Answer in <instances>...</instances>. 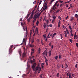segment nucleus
Here are the masks:
<instances>
[{"label": "nucleus", "instance_id": "1", "mask_svg": "<svg viewBox=\"0 0 78 78\" xmlns=\"http://www.w3.org/2000/svg\"><path fill=\"white\" fill-rule=\"evenodd\" d=\"M59 0L58 1H57L55 3V4L53 6L52 8H51V11H54L56 9V5H57V4L59 2Z\"/></svg>", "mask_w": 78, "mask_h": 78}, {"label": "nucleus", "instance_id": "48", "mask_svg": "<svg viewBox=\"0 0 78 78\" xmlns=\"http://www.w3.org/2000/svg\"><path fill=\"white\" fill-rule=\"evenodd\" d=\"M34 42V40H33V39L32 40L31 44H33Z\"/></svg>", "mask_w": 78, "mask_h": 78}, {"label": "nucleus", "instance_id": "10", "mask_svg": "<svg viewBox=\"0 0 78 78\" xmlns=\"http://www.w3.org/2000/svg\"><path fill=\"white\" fill-rule=\"evenodd\" d=\"M28 70V73H27V74H29V73L31 71V69H30V68H29Z\"/></svg>", "mask_w": 78, "mask_h": 78}, {"label": "nucleus", "instance_id": "36", "mask_svg": "<svg viewBox=\"0 0 78 78\" xmlns=\"http://www.w3.org/2000/svg\"><path fill=\"white\" fill-rule=\"evenodd\" d=\"M59 73H57V74L56 76H57V77H59Z\"/></svg>", "mask_w": 78, "mask_h": 78}, {"label": "nucleus", "instance_id": "56", "mask_svg": "<svg viewBox=\"0 0 78 78\" xmlns=\"http://www.w3.org/2000/svg\"><path fill=\"white\" fill-rule=\"evenodd\" d=\"M36 2V0H35L34 2H33L34 4Z\"/></svg>", "mask_w": 78, "mask_h": 78}, {"label": "nucleus", "instance_id": "34", "mask_svg": "<svg viewBox=\"0 0 78 78\" xmlns=\"http://www.w3.org/2000/svg\"><path fill=\"white\" fill-rule=\"evenodd\" d=\"M43 75V74H41L40 75V78H42V75Z\"/></svg>", "mask_w": 78, "mask_h": 78}, {"label": "nucleus", "instance_id": "45", "mask_svg": "<svg viewBox=\"0 0 78 78\" xmlns=\"http://www.w3.org/2000/svg\"><path fill=\"white\" fill-rule=\"evenodd\" d=\"M58 19H60V20H61V17H60V16H58Z\"/></svg>", "mask_w": 78, "mask_h": 78}, {"label": "nucleus", "instance_id": "63", "mask_svg": "<svg viewBox=\"0 0 78 78\" xmlns=\"http://www.w3.org/2000/svg\"><path fill=\"white\" fill-rule=\"evenodd\" d=\"M34 10H33V11H32L31 13H34Z\"/></svg>", "mask_w": 78, "mask_h": 78}, {"label": "nucleus", "instance_id": "4", "mask_svg": "<svg viewBox=\"0 0 78 78\" xmlns=\"http://www.w3.org/2000/svg\"><path fill=\"white\" fill-rule=\"evenodd\" d=\"M39 15H38L37 14H36L34 16V18H39Z\"/></svg>", "mask_w": 78, "mask_h": 78}, {"label": "nucleus", "instance_id": "38", "mask_svg": "<svg viewBox=\"0 0 78 78\" xmlns=\"http://www.w3.org/2000/svg\"><path fill=\"white\" fill-rule=\"evenodd\" d=\"M63 5H64V4H62L60 5V7L61 8L62 6Z\"/></svg>", "mask_w": 78, "mask_h": 78}, {"label": "nucleus", "instance_id": "35", "mask_svg": "<svg viewBox=\"0 0 78 78\" xmlns=\"http://www.w3.org/2000/svg\"><path fill=\"white\" fill-rule=\"evenodd\" d=\"M58 56L57 55H56L55 57V59H58Z\"/></svg>", "mask_w": 78, "mask_h": 78}, {"label": "nucleus", "instance_id": "8", "mask_svg": "<svg viewBox=\"0 0 78 78\" xmlns=\"http://www.w3.org/2000/svg\"><path fill=\"white\" fill-rule=\"evenodd\" d=\"M36 66V63H34L33 64V65H32V68L33 69L35 68V67Z\"/></svg>", "mask_w": 78, "mask_h": 78}, {"label": "nucleus", "instance_id": "14", "mask_svg": "<svg viewBox=\"0 0 78 78\" xmlns=\"http://www.w3.org/2000/svg\"><path fill=\"white\" fill-rule=\"evenodd\" d=\"M56 34V33H55L52 35V38H53L54 37V36H55Z\"/></svg>", "mask_w": 78, "mask_h": 78}, {"label": "nucleus", "instance_id": "22", "mask_svg": "<svg viewBox=\"0 0 78 78\" xmlns=\"http://www.w3.org/2000/svg\"><path fill=\"white\" fill-rule=\"evenodd\" d=\"M75 17L76 18H78V14H76L75 15Z\"/></svg>", "mask_w": 78, "mask_h": 78}, {"label": "nucleus", "instance_id": "37", "mask_svg": "<svg viewBox=\"0 0 78 78\" xmlns=\"http://www.w3.org/2000/svg\"><path fill=\"white\" fill-rule=\"evenodd\" d=\"M50 33H49L48 35V36H47V38H49V37L50 38V36H49V35Z\"/></svg>", "mask_w": 78, "mask_h": 78}, {"label": "nucleus", "instance_id": "25", "mask_svg": "<svg viewBox=\"0 0 78 78\" xmlns=\"http://www.w3.org/2000/svg\"><path fill=\"white\" fill-rule=\"evenodd\" d=\"M69 78H72V74H69Z\"/></svg>", "mask_w": 78, "mask_h": 78}, {"label": "nucleus", "instance_id": "40", "mask_svg": "<svg viewBox=\"0 0 78 78\" xmlns=\"http://www.w3.org/2000/svg\"><path fill=\"white\" fill-rule=\"evenodd\" d=\"M69 29H70V30H72V27H71V26H69Z\"/></svg>", "mask_w": 78, "mask_h": 78}, {"label": "nucleus", "instance_id": "17", "mask_svg": "<svg viewBox=\"0 0 78 78\" xmlns=\"http://www.w3.org/2000/svg\"><path fill=\"white\" fill-rule=\"evenodd\" d=\"M39 21H37L36 23L37 26H38V25H39Z\"/></svg>", "mask_w": 78, "mask_h": 78}, {"label": "nucleus", "instance_id": "9", "mask_svg": "<svg viewBox=\"0 0 78 78\" xmlns=\"http://www.w3.org/2000/svg\"><path fill=\"white\" fill-rule=\"evenodd\" d=\"M52 18H53V19H55L56 18V15H53L52 16Z\"/></svg>", "mask_w": 78, "mask_h": 78}, {"label": "nucleus", "instance_id": "61", "mask_svg": "<svg viewBox=\"0 0 78 78\" xmlns=\"http://www.w3.org/2000/svg\"><path fill=\"white\" fill-rule=\"evenodd\" d=\"M51 43H50L49 44V46H51Z\"/></svg>", "mask_w": 78, "mask_h": 78}, {"label": "nucleus", "instance_id": "52", "mask_svg": "<svg viewBox=\"0 0 78 78\" xmlns=\"http://www.w3.org/2000/svg\"><path fill=\"white\" fill-rule=\"evenodd\" d=\"M62 68H64V66H63V64H62Z\"/></svg>", "mask_w": 78, "mask_h": 78}, {"label": "nucleus", "instance_id": "54", "mask_svg": "<svg viewBox=\"0 0 78 78\" xmlns=\"http://www.w3.org/2000/svg\"><path fill=\"white\" fill-rule=\"evenodd\" d=\"M44 63H41V66H44Z\"/></svg>", "mask_w": 78, "mask_h": 78}, {"label": "nucleus", "instance_id": "49", "mask_svg": "<svg viewBox=\"0 0 78 78\" xmlns=\"http://www.w3.org/2000/svg\"><path fill=\"white\" fill-rule=\"evenodd\" d=\"M39 3V0H37V5H38Z\"/></svg>", "mask_w": 78, "mask_h": 78}, {"label": "nucleus", "instance_id": "12", "mask_svg": "<svg viewBox=\"0 0 78 78\" xmlns=\"http://www.w3.org/2000/svg\"><path fill=\"white\" fill-rule=\"evenodd\" d=\"M78 37L77 35H75L74 36V39H77L78 38Z\"/></svg>", "mask_w": 78, "mask_h": 78}, {"label": "nucleus", "instance_id": "6", "mask_svg": "<svg viewBox=\"0 0 78 78\" xmlns=\"http://www.w3.org/2000/svg\"><path fill=\"white\" fill-rule=\"evenodd\" d=\"M19 53L20 55V57L21 56V55H22V51H21V49H20L18 50Z\"/></svg>", "mask_w": 78, "mask_h": 78}, {"label": "nucleus", "instance_id": "47", "mask_svg": "<svg viewBox=\"0 0 78 78\" xmlns=\"http://www.w3.org/2000/svg\"><path fill=\"white\" fill-rule=\"evenodd\" d=\"M69 5L67 4L66 5V8H67V7H68Z\"/></svg>", "mask_w": 78, "mask_h": 78}, {"label": "nucleus", "instance_id": "42", "mask_svg": "<svg viewBox=\"0 0 78 78\" xmlns=\"http://www.w3.org/2000/svg\"><path fill=\"white\" fill-rule=\"evenodd\" d=\"M70 41L71 43H72V42H73V40L72 39L71 40V39H70Z\"/></svg>", "mask_w": 78, "mask_h": 78}, {"label": "nucleus", "instance_id": "58", "mask_svg": "<svg viewBox=\"0 0 78 78\" xmlns=\"http://www.w3.org/2000/svg\"><path fill=\"white\" fill-rule=\"evenodd\" d=\"M33 18L34 19V20H35V21H36V19H37V18Z\"/></svg>", "mask_w": 78, "mask_h": 78}, {"label": "nucleus", "instance_id": "13", "mask_svg": "<svg viewBox=\"0 0 78 78\" xmlns=\"http://www.w3.org/2000/svg\"><path fill=\"white\" fill-rule=\"evenodd\" d=\"M47 8V6H44V8H43V9H44V10H45V9H46Z\"/></svg>", "mask_w": 78, "mask_h": 78}, {"label": "nucleus", "instance_id": "28", "mask_svg": "<svg viewBox=\"0 0 78 78\" xmlns=\"http://www.w3.org/2000/svg\"><path fill=\"white\" fill-rule=\"evenodd\" d=\"M46 51V50H45L44 52L42 54L44 56L45 55V53Z\"/></svg>", "mask_w": 78, "mask_h": 78}, {"label": "nucleus", "instance_id": "44", "mask_svg": "<svg viewBox=\"0 0 78 78\" xmlns=\"http://www.w3.org/2000/svg\"><path fill=\"white\" fill-rule=\"evenodd\" d=\"M77 66H78V64H76V65H75L76 68H77Z\"/></svg>", "mask_w": 78, "mask_h": 78}, {"label": "nucleus", "instance_id": "21", "mask_svg": "<svg viewBox=\"0 0 78 78\" xmlns=\"http://www.w3.org/2000/svg\"><path fill=\"white\" fill-rule=\"evenodd\" d=\"M48 53L49 56H51V51H49Z\"/></svg>", "mask_w": 78, "mask_h": 78}, {"label": "nucleus", "instance_id": "59", "mask_svg": "<svg viewBox=\"0 0 78 78\" xmlns=\"http://www.w3.org/2000/svg\"><path fill=\"white\" fill-rule=\"evenodd\" d=\"M41 70H38V73H40V72H41Z\"/></svg>", "mask_w": 78, "mask_h": 78}, {"label": "nucleus", "instance_id": "16", "mask_svg": "<svg viewBox=\"0 0 78 78\" xmlns=\"http://www.w3.org/2000/svg\"><path fill=\"white\" fill-rule=\"evenodd\" d=\"M35 31H36V32L37 31V33H38V29H37V27L36 28Z\"/></svg>", "mask_w": 78, "mask_h": 78}, {"label": "nucleus", "instance_id": "30", "mask_svg": "<svg viewBox=\"0 0 78 78\" xmlns=\"http://www.w3.org/2000/svg\"><path fill=\"white\" fill-rule=\"evenodd\" d=\"M49 21L48 20H46V22H47V23L46 24V25H48V22H49Z\"/></svg>", "mask_w": 78, "mask_h": 78}, {"label": "nucleus", "instance_id": "60", "mask_svg": "<svg viewBox=\"0 0 78 78\" xmlns=\"http://www.w3.org/2000/svg\"><path fill=\"white\" fill-rule=\"evenodd\" d=\"M74 36H76V32H75Z\"/></svg>", "mask_w": 78, "mask_h": 78}, {"label": "nucleus", "instance_id": "19", "mask_svg": "<svg viewBox=\"0 0 78 78\" xmlns=\"http://www.w3.org/2000/svg\"><path fill=\"white\" fill-rule=\"evenodd\" d=\"M30 61L31 62L32 64H33V62H34V61H33L31 59L30 60Z\"/></svg>", "mask_w": 78, "mask_h": 78}, {"label": "nucleus", "instance_id": "15", "mask_svg": "<svg viewBox=\"0 0 78 78\" xmlns=\"http://www.w3.org/2000/svg\"><path fill=\"white\" fill-rule=\"evenodd\" d=\"M71 1H72V0H70L68 1H67V2H65V4H66V3H70V2Z\"/></svg>", "mask_w": 78, "mask_h": 78}, {"label": "nucleus", "instance_id": "62", "mask_svg": "<svg viewBox=\"0 0 78 78\" xmlns=\"http://www.w3.org/2000/svg\"><path fill=\"white\" fill-rule=\"evenodd\" d=\"M22 18H21L20 19V21H22Z\"/></svg>", "mask_w": 78, "mask_h": 78}, {"label": "nucleus", "instance_id": "24", "mask_svg": "<svg viewBox=\"0 0 78 78\" xmlns=\"http://www.w3.org/2000/svg\"><path fill=\"white\" fill-rule=\"evenodd\" d=\"M70 74H71V73H68L67 74H66V75H67V76H70Z\"/></svg>", "mask_w": 78, "mask_h": 78}, {"label": "nucleus", "instance_id": "18", "mask_svg": "<svg viewBox=\"0 0 78 78\" xmlns=\"http://www.w3.org/2000/svg\"><path fill=\"white\" fill-rule=\"evenodd\" d=\"M45 25H46V24L44 23V28H45L47 27V26H46Z\"/></svg>", "mask_w": 78, "mask_h": 78}, {"label": "nucleus", "instance_id": "32", "mask_svg": "<svg viewBox=\"0 0 78 78\" xmlns=\"http://www.w3.org/2000/svg\"><path fill=\"white\" fill-rule=\"evenodd\" d=\"M54 0H51V2L50 3V4L51 5V4H52V2H54Z\"/></svg>", "mask_w": 78, "mask_h": 78}, {"label": "nucleus", "instance_id": "23", "mask_svg": "<svg viewBox=\"0 0 78 78\" xmlns=\"http://www.w3.org/2000/svg\"><path fill=\"white\" fill-rule=\"evenodd\" d=\"M45 62L46 64V65L47 66H48V62H47V61H46V60H45Z\"/></svg>", "mask_w": 78, "mask_h": 78}, {"label": "nucleus", "instance_id": "29", "mask_svg": "<svg viewBox=\"0 0 78 78\" xmlns=\"http://www.w3.org/2000/svg\"><path fill=\"white\" fill-rule=\"evenodd\" d=\"M38 52L39 53L41 52V49L40 48H39Z\"/></svg>", "mask_w": 78, "mask_h": 78}, {"label": "nucleus", "instance_id": "31", "mask_svg": "<svg viewBox=\"0 0 78 78\" xmlns=\"http://www.w3.org/2000/svg\"><path fill=\"white\" fill-rule=\"evenodd\" d=\"M60 34L61 36V39H62V34Z\"/></svg>", "mask_w": 78, "mask_h": 78}, {"label": "nucleus", "instance_id": "39", "mask_svg": "<svg viewBox=\"0 0 78 78\" xmlns=\"http://www.w3.org/2000/svg\"><path fill=\"white\" fill-rule=\"evenodd\" d=\"M76 45L77 47V48H78V43H76Z\"/></svg>", "mask_w": 78, "mask_h": 78}, {"label": "nucleus", "instance_id": "11", "mask_svg": "<svg viewBox=\"0 0 78 78\" xmlns=\"http://www.w3.org/2000/svg\"><path fill=\"white\" fill-rule=\"evenodd\" d=\"M29 46L30 47H32V48L34 47V45L31 44H30Z\"/></svg>", "mask_w": 78, "mask_h": 78}, {"label": "nucleus", "instance_id": "50", "mask_svg": "<svg viewBox=\"0 0 78 78\" xmlns=\"http://www.w3.org/2000/svg\"><path fill=\"white\" fill-rule=\"evenodd\" d=\"M64 32L65 33H64L65 34H67V32H66V31H64Z\"/></svg>", "mask_w": 78, "mask_h": 78}, {"label": "nucleus", "instance_id": "55", "mask_svg": "<svg viewBox=\"0 0 78 78\" xmlns=\"http://www.w3.org/2000/svg\"><path fill=\"white\" fill-rule=\"evenodd\" d=\"M58 28H60V24H58Z\"/></svg>", "mask_w": 78, "mask_h": 78}, {"label": "nucleus", "instance_id": "27", "mask_svg": "<svg viewBox=\"0 0 78 78\" xmlns=\"http://www.w3.org/2000/svg\"><path fill=\"white\" fill-rule=\"evenodd\" d=\"M25 23H22V22L21 23V25L22 26H23V25H25Z\"/></svg>", "mask_w": 78, "mask_h": 78}, {"label": "nucleus", "instance_id": "64", "mask_svg": "<svg viewBox=\"0 0 78 78\" xmlns=\"http://www.w3.org/2000/svg\"><path fill=\"white\" fill-rule=\"evenodd\" d=\"M32 18H33V16H32V15H31L30 16V19H32Z\"/></svg>", "mask_w": 78, "mask_h": 78}, {"label": "nucleus", "instance_id": "46", "mask_svg": "<svg viewBox=\"0 0 78 78\" xmlns=\"http://www.w3.org/2000/svg\"><path fill=\"white\" fill-rule=\"evenodd\" d=\"M37 42H38L39 43V39H37Z\"/></svg>", "mask_w": 78, "mask_h": 78}, {"label": "nucleus", "instance_id": "57", "mask_svg": "<svg viewBox=\"0 0 78 78\" xmlns=\"http://www.w3.org/2000/svg\"><path fill=\"white\" fill-rule=\"evenodd\" d=\"M29 15H27V16L26 18L27 19L28 18V17H29Z\"/></svg>", "mask_w": 78, "mask_h": 78}, {"label": "nucleus", "instance_id": "51", "mask_svg": "<svg viewBox=\"0 0 78 78\" xmlns=\"http://www.w3.org/2000/svg\"><path fill=\"white\" fill-rule=\"evenodd\" d=\"M45 1H46V2H45V3H48V0H45Z\"/></svg>", "mask_w": 78, "mask_h": 78}, {"label": "nucleus", "instance_id": "20", "mask_svg": "<svg viewBox=\"0 0 78 78\" xmlns=\"http://www.w3.org/2000/svg\"><path fill=\"white\" fill-rule=\"evenodd\" d=\"M55 18H53L52 19V23H53L55 22Z\"/></svg>", "mask_w": 78, "mask_h": 78}, {"label": "nucleus", "instance_id": "43", "mask_svg": "<svg viewBox=\"0 0 78 78\" xmlns=\"http://www.w3.org/2000/svg\"><path fill=\"white\" fill-rule=\"evenodd\" d=\"M59 59H61V55H59L58 57Z\"/></svg>", "mask_w": 78, "mask_h": 78}, {"label": "nucleus", "instance_id": "7", "mask_svg": "<svg viewBox=\"0 0 78 78\" xmlns=\"http://www.w3.org/2000/svg\"><path fill=\"white\" fill-rule=\"evenodd\" d=\"M32 51L31 53V55L32 56L33 55V53H34V49L33 48H32L31 49Z\"/></svg>", "mask_w": 78, "mask_h": 78}, {"label": "nucleus", "instance_id": "3", "mask_svg": "<svg viewBox=\"0 0 78 78\" xmlns=\"http://www.w3.org/2000/svg\"><path fill=\"white\" fill-rule=\"evenodd\" d=\"M27 57V51H24L23 53V58H24V57Z\"/></svg>", "mask_w": 78, "mask_h": 78}, {"label": "nucleus", "instance_id": "2", "mask_svg": "<svg viewBox=\"0 0 78 78\" xmlns=\"http://www.w3.org/2000/svg\"><path fill=\"white\" fill-rule=\"evenodd\" d=\"M13 47V45H12L11 46L10 48L9 49V54L11 55V53L12 52V48Z\"/></svg>", "mask_w": 78, "mask_h": 78}, {"label": "nucleus", "instance_id": "41", "mask_svg": "<svg viewBox=\"0 0 78 78\" xmlns=\"http://www.w3.org/2000/svg\"><path fill=\"white\" fill-rule=\"evenodd\" d=\"M41 3H42V0H41L40 1V2L39 3V5H40L41 4Z\"/></svg>", "mask_w": 78, "mask_h": 78}, {"label": "nucleus", "instance_id": "33", "mask_svg": "<svg viewBox=\"0 0 78 78\" xmlns=\"http://www.w3.org/2000/svg\"><path fill=\"white\" fill-rule=\"evenodd\" d=\"M71 21H72V20H73V19H74L73 18V17H71Z\"/></svg>", "mask_w": 78, "mask_h": 78}, {"label": "nucleus", "instance_id": "53", "mask_svg": "<svg viewBox=\"0 0 78 78\" xmlns=\"http://www.w3.org/2000/svg\"><path fill=\"white\" fill-rule=\"evenodd\" d=\"M43 43H44V42H43V41L41 40V44H42Z\"/></svg>", "mask_w": 78, "mask_h": 78}, {"label": "nucleus", "instance_id": "5", "mask_svg": "<svg viewBox=\"0 0 78 78\" xmlns=\"http://www.w3.org/2000/svg\"><path fill=\"white\" fill-rule=\"evenodd\" d=\"M35 69L36 70H41V68H40L39 66H37L36 68H35Z\"/></svg>", "mask_w": 78, "mask_h": 78}, {"label": "nucleus", "instance_id": "26", "mask_svg": "<svg viewBox=\"0 0 78 78\" xmlns=\"http://www.w3.org/2000/svg\"><path fill=\"white\" fill-rule=\"evenodd\" d=\"M48 53V51H46V52H45V56H47V54Z\"/></svg>", "mask_w": 78, "mask_h": 78}]
</instances>
